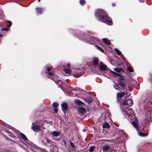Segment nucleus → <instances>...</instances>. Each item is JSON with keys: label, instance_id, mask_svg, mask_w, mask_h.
Masks as SVG:
<instances>
[{"label": "nucleus", "instance_id": "nucleus-1", "mask_svg": "<svg viewBox=\"0 0 152 152\" xmlns=\"http://www.w3.org/2000/svg\"><path fill=\"white\" fill-rule=\"evenodd\" d=\"M96 17L100 19L102 22L105 23L108 25H111L112 21L111 18H108V16L106 12L102 9H97L95 13Z\"/></svg>", "mask_w": 152, "mask_h": 152}, {"label": "nucleus", "instance_id": "nucleus-2", "mask_svg": "<svg viewBox=\"0 0 152 152\" xmlns=\"http://www.w3.org/2000/svg\"><path fill=\"white\" fill-rule=\"evenodd\" d=\"M81 68H78L77 69L75 74L73 75V76L75 77H78L80 76L83 75L85 72V70L88 69V71L90 72L91 74L95 73L96 72L94 70L95 67H81Z\"/></svg>", "mask_w": 152, "mask_h": 152}, {"label": "nucleus", "instance_id": "nucleus-3", "mask_svg": "<svg viewBox=\"0 0 152 152\" xmlns=\"http://www.w3.org/2000/svg\"><path fill=\"white\" fill-rule=\"evenodd\" d=\"M133 100L132 99H129L127 100L123 101L121 105V107L122 111L127 112L126 109L129 107L132 106L133 104Z\"/></svg>", "mask_w": 152, "mask_h": 152}, {"label": "nucleus", "instance_id": "nucleus-4", "mask_svg": "<svg viewBox=\"0 0 152 152\" xmlns=\"http://www.w3.org/2000/svg\"><path fill=\"white\" fill-rule=\"evenodd\" d=\"M86 40L90 43L94 45L95 46V45H96V44H97V42H98L95 39L91 37H88L87 38Z\"/></svg>", "mask_w": 152, "mask_h": 152}, {"label": "nucleus", "instance_id": "nucleus-5", "mask_svg": "<svg viewBox=\"0 0 152 152\" xmlns=\"http://www.w3.org/2000/svg\"><path fill=\"white\" fill-rule=\"evenodd\" d=\"M111 148L110 146L106 145L103 146L102 149L103 152H107L110 150Z\"/></svg>", "mask_w": 152, "mask_h": 152}, {"label": "nucleus", "instance_id": "nucleus-6", "mask_svg": "<svg viewBox=\"0 0 152 152\" xmlns=\"http://www.w3.org/2000/svg\"><path fill=\"white\" fill-rule=\"evenodd\" d=\"M47 69V71L46 72V73L51 76H52L54 73L53 71V67H48Z\"/></svg>", "mask_w": 152, "mask_h": 152}, {"label": "nucleus", "instance_id": "nucleus-7", "mask_svg": "<svg viewBox=\"0 0 152 152\" xmlns=\"http://www.w3.org/2000/svg\"><path fill=\"white\" fill-rule=\"evenodd\" d=\"M62 110L64 112L68 109L67 104L66 103H64L61 104Z\"/></svg>", "mask_w": 152, "mask_h": 152}, {"label": "nucleus", "instance_id": "nucleus-8", "mask_svg": "<svg viewBox=\"0 0 152 152\" xmlns=\"http://www.w3.org/2000/svg\"><path fill=\"white\" fill-rule=\"evenodd\" d=\"M43 141L45 144H49L50 145H52L53 143V142L52 141L46 138H44Z\"/></svg>", "mask_w": 152, "mask_h": 152}, {"label": "nucleus", "instance_id": "nucleus-9", "mask_svg": "<svg viewBox=\"0 0 152 152\" xmlns=\"http://www.w3.org/2000/svg\"><path fill=\"white\" fill-rule=\"evenodd\" d=\"M75 102V104L78 105H80L82 106H84L85 105V104L83 102L79 100H76Z\"/></svg>", "mask_w": 152, "mask_h": 152}, {"label": "nucleus", "instance_id": "nucleus-10", "mask_svg": "<svg viewBox=\"0 0 152 152\" xmlns=\"http://www.w3.org/2000/svg\"><path fill=\"white\" fill-rule=\"evenodd\" d=\"M31 127L33 131L35 132H37L40 129L39 126L38 125H32Z\"/></svg>", "mask_w": 152, "mask_h": 152}, {"label": "nucleus", "instance_id": "nucleus-11", "mask_svg": "<svg viewBox=\"0 0 152 152\" xmlns=\"http://www.w3.org/2000/svg\"><path fill=\"white\" fill-rule=\"evenodd\" d=\"M132 123L135 128L136 129L138 128V122L137 120H134L132 122Z\"/></svg>", "mask_w": 152, "mask_h": 152}, {"label": "nucleus", "instance_id": "nucleus-12", "mask_svg": "<svg viewBox=\"0 0 152 152\" xmlns=\"http://www.w3.org/2000/svg\"><path fill=\"white\" fill-rule=\"evenodd\" d=\"M51 134L53 136L55 137H58L60 134V132H59L53 131L51 133Z\"/></svg>", "mask_w": 152, "mask_h": 152}, {"label": "nucleus", "instance_id": "nucleus-13", "mask_svg": "<svg viewBox=\"0 0 152 152\" xmlns=\"http://www.w3.org/2000/svg\"><path fill=\"white\" fill-rule=\"evenodd\" d=\"M123 92L121 93H118L117 94V96L118 98H122L124 96L126 93V91L123 89Z\"/></svg>", "mask_w": 152, "mask_h": 152}, {"label": "nucleus", "instance_id": "nucleus-14", "mask_svg": "<svg viewBox=\"0 0 152 152\" xmlns=\"http://www.w3.org/2000/svg\"><path fill=\"white\" fill-rule=\"evenodd\" d=\"M128 108H127L126 111L127 112H125V111H122L125 114V113H127L128 114L130 113L131 114L133 115L134 114V112L133 110L132 109H128Z\"/></svg>", "mask_w": 152, "mask_h": 152}, {"label": "nucleus", "instance_id": "nucleus-15", "mask_svg": "<svg viewBox=\"0 0 152 152\" xmlns=\"http://www.w3.org/2000/svg\"><path fill=\"white\" fill-rule=\"evenodd\" d=\"M85 111V108L83 107H80L78 109V111L82 115L83 114V113Z\"/></svg>", "mask_w": 152, "mask_h": 152}, {"label": "nucleus", "instance_id": "nucleus-16", "mask_svg": "<svg viewBox=\"0 0 152 152\" xmlns=\"http://www.w3.org/2000/svg\"><path fill=\"white\" fill-rule=\"evenodd\" d=\"M36 10L37 13L40 14H41L43 10V9L40 7H37Z\"/></svg>", "mask_w": 152, "mask_h": 152}, {"label": "nucleus", "instance_id": "nucleus-17", "mask_svg": "<svg viewBox=\"0 0 152 152\" xmlns=\"http://www.w3.org/2000/svg\"><path fill=\"white\" fill-rule=\"evenodd\" d=\"M110 125L107 122H105L102 125V127L103 128H109L110 127Z\"/></svg>", "mask_w": 152, "mask_h": 152}, {"label": "nucleus", "instance_id": "nucleus-18", "mask_svg": "<svg viewBox=\"0 0 152 152\" xmlns=\"http://www.w3.org/2000/svg\"><path fill=\"white\" fill-rule=\"evenodd\" d=\"M63 70L64 72L67 74H70L72 71L69 69L67 68H64Z\"/></svg>", "mask_w": 152, "mask_h": 152}, {"label": "nucleus", "instance_id": "nucleus-19", "mask_svg": "<svg viewBox=\"0 0 152 152\" xmlns=\"http://www.w3.org/2000/svg\"><path fill=\"white\" fill-rule=\"evenodd\" d=\"M98 59L97 58H95L93 59V64L95 66H96L98 63Z\"/></svg>", "mask_w": 152, "mask_h": 152}, {"label": "nucleus", "instance_id": "nucleus-20", "mask_svg": "<svg viewBox=\"0 0 152 152\" xmlns=\"http://www.w3.org/2000/svg\"><path fill=\"white\" fill-rule=\"evenodd\" d=\"M20 136H21V137H22V138L23 139V140L24 141L28 140L27 138H26V136L24 134H23L20 133Z\"/></svg>", "mask_w": 152, "mask_h": 152}, {"label": "nucleus", "instance_id": "nucleus-21", "mask_svg": "<svg viewBox=\"0 0 152 152\" xmlns=\"http://www.w3.org/2000/svg\"><path fill=\"white\" fill-rule=\"evenodd\" d=\"M120 85L121 86V87H122V90L123 89L125 91H126V89L125 88V84L124 83H123L122 82H121L120 83Z\"/></svg>", "mask_w": 152, "mask_h": 152}, {"label": "nucleus", "instance_id": "nucleus-22", "mask_svg": "<svg viewBox=\"0 0 152 152\" xmlns=\"http://www.w3.org/2000/svg\"><path fill=\"white\" fill-rule=\"evenodd\" d=\"M103 42L106 44L107 45H110V41L106 39H102Z\"/></svg>", "mask_w": 152, "mask_h": 152}, {"label": "nucleus", "instance_id": "nucleus-23", "mask_svg": "<svg viewBox=\"0 0 152 152\" xmlns=\"http://www.w3.org/2000/svg\"><path fill=\"white\" fill-rule=\"evenodd\" d=\"M114 70L118 72H121L123 71V70L120 68L116 67L114 69Z\"/></svg>", "mask_w": 152, "mask_h": 152}, {"label": "nucleus", "instance_id": "nucleus-24", "mask_svg": "<svg viewBox=\"0 0 152 152\" xmlns=\"http://www.w3.org/2000/svg\"><path fill=\"white\" fill-rule=\"evenodd\" d=\"M86 99L89 104L91 103L92 101V98L91 97H88L86 98Z\"/></svg>", "mask_w": 152, "mask_h": 152}, {"label": "nucleus", "instance_id": "nucleus-25", "mask_svg": "<svg viewBox=\"0 0 152 152\" xmlns=\"http://www.w3.org/2000/svg\"><path fill=\"white\" fill-rule=\"evenodd\" d=\"M138 134L141 137H146L147 135L148 134H144L141 132H140L138 133Z\"/></svg>", "mask_w": 152, "mask_h": 152}, {"label": "nucleus", "instance_id": "nucleus-26", "mask_svg": "<svg viewBox=\"0 0 152 152\" xmlns=\"http://www.w3.org/2000/svg\"><path fill=\"white\" fill-rule=\"evenodd\" d=\"M107 67H99V69L103 71H106L107 69Z\"/></svg>", "mask_w": 152, "mask_h": 152}, {"label": "nucleus", "instance_id": "nucleus-27", "mask_svg": "<svg viewBox=\"0 0 152 152\" xmlns=\"http://www.w3.org/2000/svg\"><path fill=\"white\" fill-rule=\"evenodd\" d=\"M115 50L118 55H120L121 54V52L117 48H115Z\"/></svg>", "mask_w": 152, "mask_h": 152}, {"label": "nucleus", "instance_id": "nucleus-28", "mask_svg": "<svg viewBox=\"0 0 152 152\" xmlns=\"http://www.w3.org/2000/svg\"><path fill=\"white\" fill-rule=\"evenodd\" d=\"M95 46L99 50H100L101 51L103 52H104V50L103 49L101 48L100 47H99V46H98L97 45H95Z\"/></svg>", "mask_w": 152, "mask_h": 152}, {"label": "nucleus", "instance_id": "nucleus-29", "mask_svg": "<svg viewBox=\"0 0 152 152\" xmlns=\"http://www.w3.org/2000/svg\"><path fill=\"white\" fill-rule=\"evenodd\" d=\"M95 148V147L94 146H91L90 148H89V150L90 152H92L94 151Z\"/></svg>", "mask_w": 152, "mask_h": 152}, {"label": "nucleus", "instance_id": "nucleus-30", "mask_svg": "<svg viewBox=\"0 0 152 152\" xmlns=\"http://www.w3.org/2000/svg\"><path fill=\"white\" fill-rule=\"evenodd\" d=\"M79 2L80 4L82 5H84L86 2L85 0H80Z\"/></svg>", "mask_w": 152, "mask_h": 152}, {"label": "nucleus", "instance_id": "nucleus-31", "mask_svg": "<svg viewBox=\"0 0 152 152\" xmlns=\"http://www.w3.org/2000/svg\"><path fill=\"white\" fill-rule=\"evenodd\" d=\"M58 105V104L57 102H55L53 104V107H57Z\"/></svg>", "mask_w": 152, "mask_h": 152}, {"label": "nucleus", "instance_id": "nucleus-32", "mask_svg": "<svg viewBox=\"0 0 152 152\" xmlns=\"http://www.w3.org/2000/svg\"><path fill=\"white\" fill-rule=\"evenodd\" d=\"M127 69L128 71L130 72H132L133 71L132 67H127Z\"/></svg>", "mask_w": 152, "mask_h": 152}, {"label": "nucleus", "instance_id": "nucleus-33", "mask_svg": "<svg viewBox=\"0 0 152 152\" xmlns=\"http://www.w3.org/2000/svg\"><path fill=\"white\" fill-rule=\"evenodd\" d=\"M111 72H112V73L113 75H116V76H120V74H119L116 72H115L113 71H112Z\"/></svg>", "mask_w": 152, "mask_h": 152}, {"label": "nucleus", "instance_id": "nucleus-34", "mask_svg": "<svg viewBox=\"0 0 152 152\" xmlns=\"http://www.w3.org/2000/svg\"><path fill=\"white\" fill-rule=\"evenodd\" d=\"M99 66H106L102 62H100L99 64H98Z\"/></svg>", "mask_w": 152, "mask_h": 152}, {"label": "nucleus", "instance_id": "nucleus-35", "mask_svg": "<svg viewBox=\"0 0 152 152\" xmlns=\"http://www.w3.org/2000/svg\"><path fill=\"white\" fill-rule=\"evenodd\" d=\"M8 27L10 28V27L11 26L12 23L11 21H8L7 22V23Z\"/></svg>", "mask_w": 152, "mask_h": 152}, {"label": "nucleus", "instance_id": "nucleus-36", "mask_svg": "<svg viewBox=\"0 0 152 152\" xmlns=\"http://www.w3.org/2000/svg\"><path fill=\"white\" fill-rule=\"evenodd\" d=\"M3 30L5 31H8L10 30V28L9 27L4 28H3Z\"/></svg>", "mask_w": 152, "mask_h": 152}, {"label": "nucleus", "instance_id": "nucleus-37", "mask_svg": "<svg viewBox=\"0 0 152 152\" xmlns=\"http://www.w3.org/2000/svg\"><path fill=\"white\" fill-rule=\"evenodd\" d=\"M53 110L55 112V113H56L58 112L57 107H54Z\"/></svg>", "mask_w": 152, "mask_h": 152}, {"label": "nucleus", "instance_id": "nucleus-38", "mask_svg": "<svg viewBox=\"0 0 152 152\" xmlns=\"http://www.w3.org/2000/svg\"><path fill=\"white\" fill-rule=\"evenodd\" d=\"M70 145L72 147H75V145L73 144V143L72 142H70Z\"/></svg>", "mask_w": 152, "mask_h": 152}, {"label": "nucleus", "instance_id": "nucleus-39", "mask_svg": "<svg viewBox=\"0 0 152 152\" xmlns=\"http://www.w3.org/2000/svg\"><path fill=\"white\" fill-rule=\"evenodd\" d=\"M114 88H115L116 90H118V85L115 84V86H114Z\"/></svg>", "mask_w": 152, "mask_h": 152}, {"label": "nucleus", "instance_id": "nucleus-40", "mask_svg": "<svg viewBox=\"0 0 152 152\" xmlns=\"http://www.w3.org/2000/svg\"><path fill=\"white\" fill-rule=\"evenodd\" d=\"M63 142H64V145H66V142L65 141H64V140H63Z\"/></svg>", "mask_w": 152, "mask_h": 152}, {"label": "nucleus", "instance_id": "nucleus-41", "mask_svg": "<svg viewBox=\"0 0 152 152\" xmlns=\"http://www.w3.org/2000/svg\"><path fill=\"white\" fill-rule=\"evenodd\" d=\"M122 77V78H121V79L123 80H125V78L123 76H121Z\"/></svg>", "mask_w": 152, "mask_h": 152}, {"label": "nucleus", "instance_id": "nucleus-42", "mask_svg": "<svg viewBox=\"0 0 152 152\" xmlns=\"http://www.w3.org/2000/svg\"><path fill=\"white\" fill-rule=\"evenodd\" d=\"M112 6H114L115 5V4H114V3H113V4H112Z\"/></svg>", "mask_w": 152, "mask_h": 152}, {"label": "nucleus", "instance_id": "nucleus-43", "mask_svg": "<svg viewBox=\"0 0 152 152\" xmlns=\"http://www.w3.org/2000/svg\"><path fill=\"white\" fill-rule=\"evenodd\" d=\"M70 66V64H67V66Z\"/></svg>", "mask_w": 152, "mask_h": 152}, {"label": "nucleus", "instance_id": "nucleus-44", "mask_svg": "<svg viewBox=\"0 0 152 152\" xmlns=\"http://www.w3.org/2000/svg\"><path fill=\"white\" fill-rule=\"evenodd\" d=\"M2 37V35L1 34H0V37Z\"/></svg>", "mask_w": 152, "mask_h": 152}, {"label": "nucleus", "instance_id": "nucleus-45", "mask_svg": "<svg viewBox=\"0 0 152 152\" xmlns=\"http://www.w3.org/2000/svg\"><path fill=\"white\" fill-rule=\"evenodd\" d=\"M118 65L121 66V65L120 64H119Z\"/></svg>", "mask_w": 152, "mask_h": 152}, {"label": "nucleus", "instance_id": "nucleus-46", "mask_svg": "<svg viewBox=\"0 0 152 152\" xmlns=\"http://www.w3.org/2000/svg\"><path fill=\"white\" fill-rule=\"evenodd\" d=\"M40 1V0H39L38 1V2H39Z\"/></svg>", "mask_w": 152, "mask_h": 152}]
</instances>
